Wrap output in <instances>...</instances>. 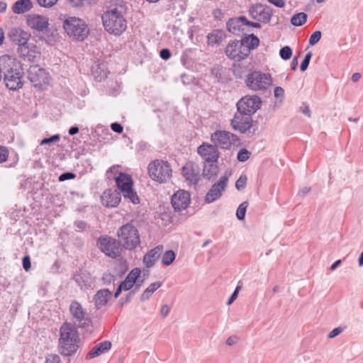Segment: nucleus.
Wrapping results in <instances>:
<instances>
[{"label": "nucleus", "instance_id": "13d9d810", "mask_svg": "<svg viewBox=\"0 0 363 363\" xmlns=\"http://www.w3.org/2000/svg\"><path fill=\"white\" fill-rule=\"evenodd\" d=\"M342 329L340 327L334 328L329 333L328 336V338L335 337L342 332Z\"/></svg>", "mask_w": 363, "mask_h": 363}, {"label": "nucleus", "instance_id": "393cba45", "mask_svg": "<svg viewBox=\"0 0 363 363\" xmlns=\"http://www.w3.org/2000/svg\"><path fill=\"white\" fill-rule=\"evenodd\" d=\"M141 271L140 268H134L132 269L124 281L121 284L123 286V290L128 291L133 288L137 280L140 277Z\"/></svg>", "mask_w": 363, "mask_h": 363}, {"label": "nucleus", "instance_id": "2f4dec72", "mask_svg": "<svg viewBox=\"0 0 363 363\" xmlns=\"http://www.w3.org/2000/svg\"><path fill=\"white\" fill-rule=\"evenodd\" d=\"M225 38V33L221 30H214L207 35L208 44L210 45H219Z\"/></svg>", "mask_w": 363, "mask_h": 363}, {"label": "nucleus", "instance_id": "9b49d317", "mask_svg": "<svg viewBox=\"0 0 363 363\" xmlns=\"http://www.w3.org/2000/svg\"><path fill=\"white\" fill-rule=\"evenodd\" d=\"M272 82L271 75L261 72L254 71L247 74L245 84L252 91L266 89Z\"/></svg>", "mask_w": 363, "mask_h": 363}, {"label": "nucleus", "instance_id": "c756f323", "mask_svg": "<svg viewBox=\"0 0 363 363\" xmlns=\"http://www.w3.org/2000/svg\"><path fill=\"white\" fill-rule=\"evenodd\" d=\"M218 172V167L216 162H206L203 165L202 175L203 178L210 181L211 178L216 176Z\"/></svg>", "mask_w": 363, "mask_h": 363}, {"label": "nucleus", "instance_id": "5701e85b", "mask_svg": "<svg viewBox=\"0 0 363 363\" xmlns=\"http://www.w3.org/2000/svg\"><path fill=\"white\" fill-rule=\"evenodd\" d=\"M163 250L162 245H158L155 248L150 250L145 254L143 257L144 264L147 267H152L155 264L156 261L159 259Z\"/></svg>", "mask_w": 363, "mask_h": 363}, {"label": "nucleus", "instance_id": "2eb2a0df", "mask_svg": "<svg viewBox=\"0 0 363 363\" xmlns=\"http://www.w3.org/2000/svg\"><path fill=\"white\" fill-rule=\"evenodd\" d=\"M198 154L205 162H217L220 152L215 145L203 143L197 149Z\"/></svg>", "mask_w": 363, "mask_h": 363}, {"label": "nucleus", "instance_id": "79ce46f5", "mask_svg": "<svg viewBox=\"0 0 363 363\" xmlns=\"http://www.w3.org/2000/svg\"><path fill=\"white\" fill-rule=\"evenodd\" d=\"M247 178L246 175L242 174L235 182V187L238 190H242L247 184Z\"/></svg>", "mask_w": 363, "mask_h": 363}, {"label": "nucleus", "instance_id": "4d7b16f0", "mask_svg": "<svg viewBox=\"0 0 363 363\" xmlns=\"http://www.w3.org/2000/svg\"><path fill=\"white\" fill-rule=\"evenodd\" d=\"M111 128L113 131L117 133H121L123 130V126L117 122L111 123Z\"/></svg>", "mask_w": 363, "mask_h": 363}, {"label": "nucleus", "instance_id": "6e6552de", "mask_svg": "<svg viewBox=\"0 0 363 363\" xmlns=\"http://www.w3.org/2000/svg\"><path fill=\"white\" fill-rule=\"evenodd\" d=\"M148 174L152 179L162 183L170 178L172 169L167 161L155 160L149 164Z\"/></svg>", "mask_w": 363, "mask_h": 363}, {"label": "nucleus", "instance_id": "680f3d73", "mask_svg": "<svg viewBox=\"0 0 363 363\" xmlns=\"http://www.w3.org/2000/svg\"><path fill=\"white\" fill-rule=\"evenodd\" d=\"M169 313V307L168 305H163L160 310V314L162 317H166Z\"/></svg>", "mask_w": 363, "mask_h": 363}, {"label": "nucleus", "instance_id": "a18cd8bd", "mask_svg": "<svg viewBox=\"0 0 363 363\" xmlns=\"http://www.w3.org/2000/svg\"><path fill=\"white\" fill-rule=\"evenodd\" d=\"M60 135L59 134H55V135H52L51 137L45 138L43 139L40 142V145H47V144H50V143H56V142H58L60 140Z\"/></svg>", "mask_w": 363, "mask_h": 363}, {"label": "nucleus", "instance_id": "20e7f679", "mask_svg": "<svg viewBox=\"0 0 363 363\" xmlns=\"http://www.w3.org/2000/svg\"><path fill=\"white\" fill-rule=\"evenodd\" d=\"M124 12V6L118 4L111 6L102 15L103 25L108 33L117 35L125 31L127 26Z\"/></svg>", "mask_w": 363, "mask_h": 363}, {"label": "nucleus", "instance_id": "58836bf2", "mask_svg": "<svg viewBox=\"0 0 363 363\" xmlns=\"http://www.w3.org/2000/svg\"><path fill=\"white\" fill-rule=\"evenodd\" d=\"M251 153L245 148H242L239 150L237 156V159L239 162L247 161L250 156Z\"/></svg>", "mask_w": 363, "mask_h": 363}, {"label": "nucleus", "instance_id": "4be33fe9", "mask_svg": "<svg viewBox=\"0 0 363 363\" xmlns=\"http://www.w3.org/2000/svg\"><path fill=\"white\" fill-rule=\"evenodd\" d=\"M246 17L240 16L232 18L226 23L227 28L230 33L239 35L245 30Z\"/></svg>", "mask_w": 363, "mask_h": 363}, {"label": "nucleus", "instance_id": "052dcab7", "mask_svg": "<svg viewBox=\"0 0 363 363\" xmlns=\"http://www.w3.org/2000/svg\"><path fill=\"white\" fill-rule=\"evenodd\" d=\"M268 1L279 8H282L285 5L284 0H268Z\"/></svg>", "mask_w": 363, "mask_h": 363}, {"label": "nucleus", "instance_id": "4468645a", "mask_svg": "<svg viewBox=\"0 0 363 363\" xmlns=\"http://www.w3.org/2000/svg\"><path fill=\"white\" fill-rule=\"evenodd\" d=\"M225 52L231 60L241 61L249 55L248 49L243 45L242 40H233L225 48Z\"/></svg>", "mask_w": 363, "mask_h": 363}, {"label": "nucleus", "instance_id": "1a4fd4ad", "mask_svg": "<svg viewBox=\"0 0 363 363\" xmlns=\"http://www.w3.org/2000/svg\"><path fill=\"white\" fill-rule=\"evenodd\" d=\"M28 79L38 89H45L49 85L50 74L39 65H31L28 69Z\"/></svg>", "mask_w": 363, "mask_h": 363}, {"label": "nucleus", "instance_id": "8fccbe9b", "mask_svg": "<svg viewBox=\"0 0 363 363\" xmlns=\"http://www.w3.org/2000/svg\"><path fill=\"white\" fill-rule=\"evenodd\" d=\"M58 0H37L39 6L45 8H50L56 4Z\"/></svg>", "mask_w": 363, "mask_h": 363}, {"label": "nucleus", "instance_id": "338daca9", "mask_svg": "<svg viewBox=\"0 0 363 363\" xmlns=\"http://www.w3.org/2000/svg\"><path fill=\"white\" fill-rule=\"evenodd\" d=\"M298 64V57H294L292 60L291 66L292 70H296Z\"/></svg>", "mask_w": 363, "mask_h": 363}, {"label": "nucleus", "instance_id": "f8f14e48", "mask_svg": "<svg viewBox=\"0 0 363 363\" xmlns=\"http://www.w3.org/2000/svg\"><path fill=\"white\" fill-rule=\"evenodd\" d=\"M99 248L106 255L116 258L121 254V247L118 240L109 236L100 237L97 240Z\"/></svg>", "mask_w": 363, "mask_h": 363}, {"label": "nucleus", "instance_id": "c85d7f7f", "mask_svg": "<svg viewBox=\"0 0 363 363\" xmlns=\"http://www.w3.org/2000/svg\"><path fill=\"white\" fill-rule=\"evenodd\" d=\"M33 8L31 0H18L14 3L12 6V11L14 13L21 14L29 11Z\"/></svg>", "mask_w": 363, "mask_h": 363}, {"label": "nucleus", "instance_id": "5fc2aeb1", "mask_svg": "<svg viewBox=\"0 0 363 363\" xmlns=\"http://www.w3.org/2000/svg\"><path fill=\"white\" fill-rule=\"evenodd\" d=\"M239 290L240 286H237L226 303L228 306L232 304L233 301L238 298Z\"/></svg>", "mask_w": 363, "mask_h": 363}, {"label": "nucleus", "instance_id": "f704fd0d", "mask_svg": "<svg viewBox=\"0 0 363 363\" xmlns=\"http://www.w3.org/2000/svg\"><path fill=\"white\" fill-rule=\"evenodd\" d=\"M308 16L303 12L294 14L291 18V23L294 26H301L307 21Z\"/></svg>", "mask_w": 363, "mask_h": 363}, {"label": "nucleus", "instance_id": "ea45409f", "mask_svg": "<svg viewBox=\"0 0 363 363\" xmlns=\"http://www.w3.org/2000/svg\"><path fill=\"white\" fill-rule=\"evenodd\" d=\"M29 52H30V50L28 46V43L18 45V53L20 55L21 57H22L23 58L27 57V58H28V60H30Z\"/></svg>", "mask_w": 363, "mask_h": 363}, {"label": "nucleus", "instance_id": "72a5a7b5", "mask_svg": "<svg viewBox=\"0 0 363 363\" xmlns=\"http://www.w3.org/2000/svg\"><path fill=\"white\" fill-rule=\"evenodd\" d=\"M161 286L162 283L160 281H156L151 284L142 294L141 301H144L148 300L150 297L152 295V294Z\"/></svg>", "mask_w": 363, "mask_h": 363}, {"label": "nucleus", "instance_id": "f257e3e1", "mask_svg": "<svg viewBox=\"0 0 363 363\" xmlns=\"http://www.w3.org/2000/svg\"><path fill=\"white\" fill-rule=\"evenodd\" d=\"M262 105L260 97L257 95H246L236 104L237 111L230 121V125L235 130L246 133L252 126V116L259 110Z\"/></svg>", "mask_w": 363, "mask_h": 363}, {"label": "nucleus", "instance_id": "37998d69", "mask_svg": "<svg viewBox=\"0 0 363 363\" xmlns=\"http://www.w3.org/2000/svg\"><path fill=\"white\" fill-rule=\"evenodd\" d=\"M74 230L77 231V232H83L84 231L86 228L88 227V224L86 222L84 221V220H76L74 223Z\"/></svg>", "mask_w": 363, "mask_h": 363}, {"label": "nucleus", "instance_id": "a19ab883", "mask_svg": "<svg viewBox=\"0 0 363 363\" xmlns=\"http://www.w3.org/2000/svg\"><path fill=\"white\" fill-rule=\"evenodd\" d=\"M322 36V33L320 30H316L312 33V35L309 38V44L312 46L317 44Z\"/></svg>", "mask_w": 363, "mask_h": 363}, {"label": "nucleus", "instance_id": "0eeeda50", "mask_svg": "<svg viewBox=\"0 0 363 363\" xmlns=\"http://www.w3.org/2000/svg\"><path fill=\"white\" fill-rule=\"evenodd\" d=\"M116 186L123 195L125 199L134 204L139 203L140 199L137 193L133 189V182L130 175L120 172L115 178Z\"/></svg>", "mask_w": 363, "mask_h": 363}, {"label": "nucleus", "instance_id": "3c124183", "mask_svg": "<svg viewBox=\"0 0 363 363\" xmlns=\"http://www.w3.org/2000/svg\"><path fill=\"white\" fill-rule=\"evenodd\" d=\"M75 177H76V174L74 173L67 172H65V173H62V174H60V176L58 178V180L60 182H65L66 180L73 179Z\"/></svg>", "mask_w": 363, "mask_h": 363}, {"label": "nucleus", "instance_id": "423d86ee", "mask_svg": "<svg viewBox=\"0 0 363 363\" xmlns=\"http://www.w3.org/2000/svg\"><path fill=\"white\" fill-rule=\"evenodd\" d=\"M118 242L125 249L132 250L140 243L138 230L132 224L122 225L117 232Z\"/></svg>", "mask_w": 363, "mask_h": 363}, {"label": "nucleus", "instance_id": "b1692460", "mask_svg": "<svg viewBox=\"0 0 363 363\" xmlns=\"http://www.w3.org/2000/svg\"><path fill=\"white\" fill-rule=\"evenodd\" d=\"M73 279L82 289L91 287L92 284L91 276L86 271L77 272Z\"/></svg>", "mask_w": 363, "mask_h": 363}, {"label": "nucleus", "instance_id": "a211bd4d", "mask_svg": "<svg viewBox=\"0 0 363 363\" xmlns=\"http://www.w3.org/2000/svg\"><path fill=\"white\" fill-rule=\"evenodd\" d=\"M182 175L191 184H196L200 180V168L194 162H187L182 169Z\"/></svg>", "mask_w": 363, "mask_h": 363}, {"label": "nucleus", "instance_id": "bb28decb", "mask_svg": "<svg viewBox=\"0 0 363 363\" xmlns=\"http://www.w3.org/2000/svg\"><path fill=\"white\" fill-rule=\"evenodd\" d=\"M69 312L77 322L80 323L84 319V311L81 303L77 301H72L69 306Z\"/></svg>", "mask_w": 363, "mask_h": 363}, {"label": "nucleus", "instance_id": "6e6d98bb", "mask_svg": "<svg viewBox=\"0 0 363 363\" xmlns=\"http://www.w3.org/2000/svg\"><path fill=\"white\" fill-rule=\"evenodd\" d=\"M23 267L26 271H28L31 267L30 259L28 255L23 257L22 259Z\"/></svg>", "mask_w": 363, "mask_h": 363}, {"label": "nucleus", "instance_id": "a878e982", "mask_svg": "<svg viewBox=\"0 0 363 363\" xmlns=\"http://www.w3.org/2000/svg\"><path fill=\"white\" fill-rule=\"evenodd\" d=\"M111 347V342L104 341L94 346L87 354L86 359H92L108 352Z\"/></svg>", "mask_w": 363, "mask_h": 363}, {"label": "nucleus", "instance_id": "0e129e2a", "mask_svg": "<svg viewBox=\"0 0 363 363\" xmlns=\"http://www.w3.org/2000/svg\"><path fill=\"white\" fill-rule=\"evenodd\" d=\"M309 63L310 62L308 61V60H306L305 59H303V60L302 61L301 64V66H300V69L301 72H304L307 69L308 65H309Z\"/></svg>", "mask_w": 363, "mask_h": 363}, {"label": "nucleus", "instance_id": "e2e57ef3", "mask_svg": "<svg viewBox=\"0 0 363 363\" xmlns=\"http://www.w3.org/2000/svg\"><path fill=\"white\" fill-rule=\"evenodd\" d=\"M245 26H251V27L256 28H260L262 27L261 24L259 22L250 21L247 18H246V21H245Z\"/></svg>", "mask_w": 363, "mask_h": 363}, {"label": "nucleus", "instance_id": "49530a36", "mask_svg": "<svg viewBox=\"0 0 363 363\" xmlns=\"http://www.w3.org/2000/svg\"><path fill=\"white\" fill-rule=\"evenodd\" d=\"M86 0H66V2L74 9H80L84 6Z\"/></svg>", "mask_w": 363, "mask_h": 363}, {"label": "nucleus", "instance_id": "7c9ffc66", "mask_svg": "<svg viewBox=\"0 0 363 363\" xmlns=\"http://www.w3.org/2000/svg\"><path fill=\"white\" fill-rule=\"evenodd\" d=\"M92 73L94 77L99 81L107 77L108 74L106 65L104 63H98L92 66Z\"/></svg>", "mask_w": 363, "mask_h": 363}, {"label": "nucleus", "instance_id": "dca6fc26", "mask_svg": "<svg viewBox=\"0 0 363 363\" xmlns=\"http://www.w3.org/2000/svg\"><path fill=\"white\" fill-rule=\"evenodd\" d=\"M228 178L222 176L219 181L214 184L206 195L205 200L207 203H212L221 197L223 192L228 185Z\"/></svg>", "mask_w": 363, "mask_h": 363}, {"label": "nucleus", "instance_id": "473e14b6", "mask_svg": "<svg viewBox=\"0 0 363 363\" xmlns=\"http://www.w3.org/2000/svg\"><path fill=\"white\" fill-rule=\"evenodd\" d=\"M241 40L243 43V45L246 46L248 49L249 54L252 50L257 48L259 44V38L254 34L245 36Z\"/></svg>", "mask_w": 363, "mask_h": 363}, {"label": "nucleus", "instance_id": "aec40b11", "mask_svg": "<svg viewBox=\"0 0 363 363\" xmlns=\"http://www.w3.org/2000/svg\"><path fill=\"white\" fill-rule=\"evenodd\" d=\"M27 23L29 27L38 31H43L48 26V18L38 14H28Z\"/></svg>", "mask_w": 363, "mask_h": 363}, {"label": "nucleus", "instance_id": "9d476101", "mask_svg": "<svg viewBox=\"0 0 363 363\" xmlns=\"http://www.w3.org/2000/svg\"><path fill=\"white\" fill-rule=\"evenodd\" d=\"M211 142L217 147L229 150L232 146H238L240 141L238 137L226 130H216L211 135Z\"/></svg>", "mask_w": 363, "mask_h": 363}, {"label": "nucleus", "instance_id": "09e8293b", "mask_svg": "<svg viewBox=\"0 0 363 363\" xmlns=\"http://www.w3.org/2000/svg\"><path fill=\"white\" fill-rule=\"evenodd\" d=\"M116 279V277L111 273H104L102 277V281L104 284L107 285L114 282Z\"/></svg>", "mask_w": 363, "mask_h": 363}, {"label": "nucleus", "instance_id": "cd10ccee", "mask_svg": "<svg viewBox=\"0 0 363 363\" xmlns=\"http://www.w3.org/2000/svg\"><path fill=\"white\" fill-rule=\"evenodd\" d=\"M111 291L108 289H101L97 291L94 297L96 307L100 308L104 306L111 297Z\"/></svg>", "mask_w": 363, "mask_h": 363}, {"label": "nucleus", "instance_id": "de8ad7c7", "mask_svg": "<svg viewBox=\"0 0 363 363\" xmlns=\"http://www.w3.org/2000/svg\"><path fill=\"white\" fill-rule=\"evenodd\" d=\"M9 157V150L5 146L0 145V163H3L7 160Z\"/></svg>", "mask_w": 363, "mask_h": 363}, {"label": "nucleus", "instance_id": "39448f33", "mask_svg": "<svg viewBox=\"0 0 363 363\" xmlns=\"http://www.w3.org/2000/svg\"><path fill=\"white\" fill-rule=\"evenodd\" d=\"M62 26L66 33L75 40L83 41L89 33L87 24L78 17L67 16Z\"/></svg>", "mask_w": 363, "mask_h": 363}, {"label": "nucleus", "instance_id": "c03bdc74", "mask_svg": "<svg viewBox=\"0 0 363 363\" xmlns=\"http://www.w3.org/2000/svg\"><path fill=\"white\" fill-rule=\"evenodd\" d=\"M61 358L57 354H49L46 356L45 363H61Z\"/></svg>", "mask_w": 363, "mask_h": 363}, {"label": "nucleus", "instance_id": "4c0bfd02", "mask_svg": "<svg viewBox=\"0 0 363 363\" xmlns=\"http://www.w3.org/2000/svg\"><path fill=\"white\" fill-rule=\"evenodd\" d=\"M280 57L284 60H289L292 55V50L289 46H284L279 51Z\"/></svg>", "mask_w": 363, "mask_h": 363}, {"label": "nucleus", "instance_id": "6ab92c4d", "mask_svg": "<svg viewBox=\"0 0 363 363\" xmlns=\"http://www.w3.org/2000/svg\"><path fill=\"white\" fill-rule=\"evenodd\" d=\"M121 200V193L116 189H106L101 196L102 203L106 207H116Z\"/></svg>", "mask_w": 363, "mask_h": 363}, {"label": "nucleus", "instance_id": "603ef678", "mask_svg": "<svg viewBox=\"0 0 363 363\" xmlns=\"http://www.w3.org/2000/svg\"><path fill=\"white\" fill-rule=\"evenodd\" d=\"M274 97L282 99L284 96V90L281 86H276L274 90Z\"/></svg>", "mask_w": 363, "mask_h": 363}, {"label": "nucleus", "instance_id": "c9c22d12", "mask_svg": "<svg viewBox=\"0 0 363 363\" xmlns=\"http://www.w3.org/2000/svg\"><path fill=\"white\" fill-rule=\"evenodd\" d=\"M175 257L176 254L173 250H167L163 254L162 257V264L163 265L169 266L173 262Z\"/></svg>", "mask_w": 363, "mask_h": 363}, {"label": "nucleus", "instance_id": "412c9836", "mask_svg": "<svg viewBox=\"0 0 363 363\" xmlns=\"http://www.w3.org/2000/svg\"><path fill=\"white\" fill-rule=\"evenodd\" d=\"M9 39L18 45L27 44L30 34L19 28L11 29L9 33Z\"/></svg>", "mask_w": 363, "mask_h": 363}, {"label": "nucleus", "instance_id": "f03ea898", "mask_svg": "<svg viewBox=\"0 0 363 363\" xmlns=\"http://www.w3.org/2000/svg\"><path fill=\"white\" fill-rule=\"evenodd\" d=\"M0 65L2 66V74L6 86L12 91L22 88L24 84L22 65L11 55L0 57Z\"/></svg>", "mask_w": 363, "mask_h": 363}, {"label": "nucleus", "instance_id": "ddd939ff", "mask_svg": "<svg viewBox=\"0 0 363 363\" xmlns=\"http://www.w3.org/2000/svg\"><path fill=\"white\" fill-rule=\"evenodd\" d=\"M248 12L252 18L263 23H269L273 15V9L270 6L262 4L250 6Z\"/></svg>", "mask_w": 363, "mask_h": 363}, {"label": "nucleus", "instance_id": "69168bd1", "mask_svg": "<svg viewBox=\"0 0 363 363\" xmlns=\"http://www.w3.org/2000/svg\"><path fill=\"white\" fill-rule=\"evenodd\" d=\"M310 191H311V187L304 186L300 190V191L298 192V195L303 196L306 195V194H308Z\"/></svg>", "mask_w": 363, "mask_h": 363}, {"label": "nucleus", "instance_id": "864d4df0", "mask_svg": "<svg viewBox=\"0 0 363 363\" xmlns=\"http://www.w3.org/2000/svg\"><path fill=\"white\" fill-rule=\"evenodd\" d=\"M160 56L162 59L167 60L171 57V52L167 48H163L160 52Z\"/></svg>", "mask_w": 363, "mask_h": 363}, {"label": "nucleus", "instance_id": "7ed1b4c3", "mask_svg": "<svg viewBox=\"0 0 363 363\" xmlns=\"http://www.w3.org/2000/svg\"><path fill=\"white\" fill-rule=\"evenodd\" d=\"M80 343L77 328L71 323L65 322L60 328L57 350L64 357L74 355Z\"/></svg>", "mask_w": 363, "mask_h": 363}, {"label": "nucleus", "instance_id": "774afa93", "mask_svg": "<svg viewBox=\"0 0 363 363\" xmlns=\"http://www.w3.org/2000/svg\"><path fill=\"white\" fill-rule=\"evenodd\" d=\"M79 132V128L77 126H72L69 129V134L70 135H76Z\"/></svg>", "mask_w": 363, "mask_h": 363}, {"label": "nucleus", "instance_id": "bf43d9fd", "mask_svg": "<svg viewBox=\"0 0 363 363\" xmlns=\"http://www.w3.org/2000/svg\"><path fill=\"white\" fill-rule=\"evenodd\" d=\"M134 295H135V292H134V291H130V292H129V293L126 295V296H125V298H121V299L120 300V301H121V304H122V305H123L124 303H129V302L131 301V299L133 298Z\"/></svg>", "mask_w": 363, "mask_h": 363}, {"label": "nucleus", "instance_id": "e433bc0d", "mask_svg": "<svg viewBox=\"0 0 363 363\" xmlns=\"http://www.w3.org/2000/svg\"><path fill=\"white\" fill-rule=\"evenodd\" d=\"M247 206H248V203L247 201H244L239 205V206L236 211V216L238 220H242L245 219Z\"/></svg>", "mask_w": 363, "mask_h": 363}, {"label": "nucleus", "instance_id": "f3484780", "mask_svg": "<svg viewBox=\"0 0 363 363\" xmlns=\"http://www.w3.org/2000/svg\"><path fill=\"white\" fill-rule=\"evenodd\" d=\"M190 202V194L185 190H179L172 196L171 203L175 211L186 209Z\"/></svg>", "mask_w": 363, "mask_h": 363}]
</instances>
